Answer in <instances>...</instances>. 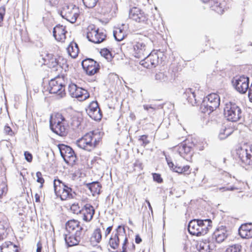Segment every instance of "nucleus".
<instances>
[{"label": "nucleus", "instance_id": "obj_46", "mask_svg": "<svg viewBox=\"0 0 252 252\" xmlns=\"http://www.w3.org/2000/svg\"><path fill=\"white\" fill-rule=\"evenodd\" d=\"M155 79L160 82H164L167 80V76L162 72H158L155 75Z\"/></svg>", "mask_w": 252, "mask_h": 252}, {"label": "nucleus", "instance_id": "obj_21", "mask_svg": "<svg viewBox=\"0 0 252 252\" xmlns=\"http://www.w3.org/2000/svg\"><path fill=\"white\" fill-rule=\"evenodd\" d=\"M158 53L152 52L140 62V64L146 68H151L158 64Z\"/></svg>", "mask_w": 252, "mask_h": 252}, {"label": "nucleus", "instance_id": "obj_2", "mask_svg": "<svg viewBox=\"0 0 252 252\" xmlns=\"http://www.w3.org/2000/svg\"><path fill=\"white\" fill-rule=\"evenodd\" d=\"M102 139V134L100 132L93 130L87 132L78 139L76 144L80 149L91 152L99 145Z\"/></svg>", "mask_w": 252, "mask_h": 252}, {"label": "nucleus", "instance_id": "obj_23", "mask_svg": "<svg viewBox=\"0 0 252 252\" xmlns=\"http://www.w3.org/2000/svg\"><path fill=\"white\" fill-rule=\"evenodd\" d=\"M65 229L67 233L83 234L84 228L81 225V222L75 219L68 220L65 223Z\"/></svg>", "mask_w": 252, "mask_h": 252}, {"label": "nucleus", "instance_id": "obj_49", "mask_svg": "<svg viewBox=\"0 0 252 252\" xmlns=\"http://www.w3.org/2000/svg\"><path fill=\"white\" fill-rule=\"evenodd\" d=\"M245 226H240L238 230L239 234L242 238L248 239V230H246Z\"/></svg>", "mask_w": 252, "mask_h": 252}, {"label": "nucleus", "instance_id": "obj_15", "mask_svg": "<svg viewBox=\"0 0 252 252\" xmlns=\"http://www.w3.org/2000/svg\"><path fill=\"white\" fill-rule=\"evenodd\" d=\"M201 87L198 84H195L191 87L186 90L185 94L188 102L192 106L196 105L204 95Z\"/></svg>", "mask_w": 252, "mask_h": 252}, {"label": "nucleus", "instance_id": "obj_45", "mask_svg": "<svg viewBox=\"0 0 252 252\" xmlns=\"http://www.w3.org/2000/svg\"><path fill=\"white\" fill-rule=\"evenodd\" d=\"M6 13V7L5 5L0 7V27L3 24L4 17Z\"/></svg>", "mask_w": 252, "mask_h": 252}, {"label": "nucleus", "instance_id": "obj_50", "mask_svg": "<svg viewBox=\"0 0 252 252\" xmlns=\"http://www.w3.org/2000/svg\"><path fill=\"white\" fill-rule=\"evenodd\" d=\"M133 168L134 171H141L143 169V164L139 159H137L133 164Z\"/></svg>", "mask_w": 252, "mask_h": 252}, {"label": "nucleus", "instance_id": "obj_53", "mask_svg": "<svg viewBox=\"0 0 252 252\" xmlns=\"http://www.w3.org/2000/svg\"><path fill=\"white\" fill-rule=\"evenodd\" d=\"M152 176L154 181L158 183H162L163 182V179L161 177V175L158 173H152Z\"/></svg>", "mask_w": 252, "mask_h": 252}, {"label": "nucleus", "instance_id": "obj_29", "mask_svg": "<svg viewBox=\"0 0 252 252\" xmlns=\"http://www.w3.org/2000/svg\"><path fill=\"white\" fill-rule=\"evenodd\" d=\"M102 240V232L100 228H96L93 231L91 237L90 242L93 245L99 243Z\"/></svg>", "mask_w": 252, "mask_h": 252}, {"label": "nucleus", "instance_id": "obj_13", "mask_svg": "<svg viewBox=\"0 0 252 252\" xmlns=\"http://www.w3.org/2000/svg\"><path fill=\"white\" fill-rule=\"evenodd\" d=\"M81 14L78 6L73 4H65L61 11L62 16L71 23H74Z\"/></svg>", "mask_w": 252, "mask_h": 252}, {"label": "nucleus", "instance_id": "obj_56", "mask_svg": "<svg viewBox=\"0 0 252 252\" xmlns=\"http://www.w3.org/2000/svg\"><path fill=\"white\" fill-rule=\"evenodd\" d=\"M113 229V225L108 226L104 231V236L105 238L110 234Z\"/></svg>", "mask_w": 252, "mask_h": 252}, {"label": "nucleus", "instance_id": "obj_14", "mask_svg": "<svg viewBox=\"0 0 252 252\" xmlns=\"http://www.w3.org/2000/svg\"><path fill=\"white\" fill-rule=\"evenodd\" d=\"M132 44V55L137 59L144 58L149 52L147 43L143 39L134 40Z\"/></svg>", "mask_w": 252, "mask_h": 252}, {"label": "nucleus", "instance_id": "obj_51", "mask_svg": "<svg viewBox=\"0 0 252 252\" xmlns=\"http://www.w3.org/2000/svg\"><path fill=\"white\" fill-rule=\"evenodd\" d=\"M211 6L212 10L216 12H219L220 9V3L215 0H213L210 3Z\"/></svg>", "mask_w": 252, "mask_h": 252}, {"label": "nucleus", "instance_id": "obj_1", "mask_svg": "<svg viewBox=\"0 0 252 252\" xmlns=\"http://www.w3.org/2000/svg\"><path fill=\"white\" fill-rule=\"evenodd\" d=\"M207 146L204 139L188 136L177 146L179 155L187 161H191L196 151H203Z\"/></svg>", "mask_w": 252, "mask_h": 252}, {"label": "nucleus", "instance_id": "obj_33", "mask_svg": "<svg viewBox=\"0 0 252 252\" xmlns=\"http://www.w3.org/2000/svg\"><path fill=\"white\" fill-rule=\"evenodd\" d=\"M100 13L107 16L108 18H111L114 16L115 12L112 10V5L107 3L101 7Z\"/></svg>", "mask_w": 252, "mask_h": 252}, {"label": "nucleus", "instance_id": "obj_64", "mask_svg": "<svg viewBox=\"0 0 252 252\" xmlns=\"http://www.w3.org/2000/svg\"><path fill=\"white\" fill-rule=\"evenodd\" d=\"M252 238V228L248 231V239Z\"/></svg>", "mask_w": 252, "mask_h": 252}, {"label": "nucleus", "instance_id": "obj_39", "mask_svg": "<svg viewBox=\"0 0 252 252\" xmlns=\"http://www.w3.org/2000/svg\"><path fill=\"white\" fill-rule=\"evenodd\" d=\"M208 246L203 241H200L197 242L196 248L200 252H208Z\"/></svg>", "mask_w": 252, "mask_h": 252}, {"label": "nucleus", "instance_id": "obj_62", "mask_svg": "<svg viewBox=\"0 0 252 252\" xmlns=\"http://www.w3.org/2000/svg\"><path fill=\"white\" fill-rule=\"evenodd\" d=\"M135 241L136 244H140L142 242V239L139 235L137 234L135 236Z\"/></svg>", "mask_w": 252, "mask_h": 252}, {"label": "nucleus", "instance_id": "obj_7", "mask_svg": "<svg viewBox=\"0 0 252 252\" xmlns=\"http://www.w3.org/2000/svg\"><path fill=\"white\" fill-rule=\"evenodd\" d=\"M54 189L57 197L62 200L71 199L74 196L75 192L72 189L58 178L54 180Z\"/></svg>", "mask_w": 252, "mask_h": 252}, {"label": "nucleus", "instance_id": "obj_9", "mask_svg": "<svg viewBox=\"0 0 252 252\" xmlns=\"http://www.w3.org/2000/svg\"><path fill=\"white\" fill-rule=\"evenodd\" d=\"M65 119L62 114L54 113L51 116L50 124L52 131L60 136H64L66 133L64 125Z\"/></svg>", "mask_w": 252, "mask_h": 252}, {"label": "nucleus", "instance_id": "obj_24", "mask_svg": "<svg viewBox=\"0 0 252 252\" xmlns=\"http://www.w3.org/2000/svg\"><path fill=\"white\" fill-rule=\"evenodd\" d=\"M221 191L226 190H234L237 188L231 185L234 180V178H232L231 175L225 171L221 172Z\"/></svg>", "mask_w": 252, "mask_h": 252}, {"label": "nucleus", "instance_id": "obj_17", "mask_svg": "<svg viewBox=\"0 0 252 252\" xmlns=\"http://www.w3.org/2000/svg\"><path fill=\"white\" fill-rule=\"evenodd\" d=\"M58 147L61 155L66 163L69 165H74L77 160V157L73 149L64 144H59Z\"/></svg>", "mask_w": 252, "mask_h": 252}, {"label": "nucleus", "instance_id": "obj_30", "mask_svg": "<svg viewBox=\"0 0 252 252\" xmlns=\"http://www.w3.org/2000/svg\"><path fill=\"white\" fill-rule=\"evenodd\" d=\"M18 250V247L10 241H5L0 246V252H12Z\"/></svg>", "mask_w": 252, "mask_h": 252}, {"label": "nucleus", "instance_id": "obj_26", "mask_svg": "<svg viewBox=\"0 0 252 252\" xmlns=\"http://www.w3.org/2000/svg\"><path fill=\"white\" fill-rule=\"evenodd\" d=\"M83 234L67 233L65 235V241L68 247L77 246L82 237Z\"/></svg>", "mask_w": 252, "mask_h": 252}, {"label": "nucleus", "instance_id": "obj_44", "mask_svg": "<svg viewBox=\"0 0 252 252\" xmlns=\"http://www.w3.org/2000/svg\"><path fill=\"white\" fill-rule=\"evenodd\" d=\"M84 4L85 5L86 7L88 8H93L94 7L97 1L98 0H82Z\"/></svg>", "mask_w": 252, "mask_h": 252}, {"label": "nucleus", "instance_id": "obj_40", "mask_svg": "<svg viewBox=\"0 0 252 252\" xmlns=\"http://www.w3.org/2000/svg\"><path fill=\"white\" fill-rule=\"evenodd\" d=\"M70 211L74 214H81L82 209H80V207L78 203H73L70 207Z\"/></svg>", "mask_w": 252, "mask_h": 252}, {"label": "nucleus", "instance_id": "obj_55", "mask_svg": "<svg viewBox=\"0 0 252 252\" xmlns=\"http://www.w3.org/2000/svg\"><path fill=\"white\" fill-rule=\"evenodd\" d=\"M25 159L29 162H31L32 160V155L28 151H26L24 153Z\"/></svg>", "mask_w": 252, "mask_h": 252}, {"label": "nucleus", "instance_id": "obj_36", "mask_svg": "<svg viewBox=\"0 0 252 252\" xmlns=\"http://www.w3.org/2000/svg\"><path fill=\"white\" fill-rule=\"evenodd\" d=\"M101 56L103 57L107 62H111L114 58V55L112 51L107 48H104L99 52Z\"/></svg>", "mask_w": 252, "mask_h": 252}, {"label": "nucleus", "instance_id": "obj_16", "mask_svg": "<svg viewBox=\"0 0 252 252\" xmlns=\"http://www.w3.org/2000/svg\"><path fill=\"white\" fill-rule=\"evenodd\" d=\"M249 78L244 75L236 76L231 80L232 86L241 94H245L249 88Z\"/></svg>", "mask_w": 252, "mask_h": 252}, {"label": "nucleus", "instance_id": "obj_27", "mask_svg": "<svg viewBox=\"0 0 252 252\" xmlns=\"http://www.w3.org/2000/svg\"><path fill=\"white\" fill-rule=\"evenodd\" d=\"M95 210L94 207L90 204H85L82 208L81 215L82 219L86 222L90 221L93 218Z\"/></svg>", "mask_w": 252, "mask_h": 252}, {"label": "nucleus", "instance_id": "obj_22", "mask_svg": "<svg viewBox=\"0 0 252 252\" xmlns=\"http://www.w3.org/2000/svg\"><path fill=\"white\" fill-rule=\"evenodd\" d=\"M87 112L89 116L95 121L100 120L102 118V113L96 101H93L90 103Z\"/></svg>", "mask_w": 252, "mask_h": 252}, {"label": "nucleus", "instance_id": "obj_58", "mask_svg": "<svg viewBox=\"0 0 252 252\" xmlns=\"http://www.w3.org/2000/svg\"><path fill=\"white\" fill-rule=\"evenodd\" d=\"M51 6H55L58 4L59 0H45Z\"/></svg>", "mask_w": 252, "mask_h": 252}, {"label": "nucleus", "instance_id": "obj_19", "mask_svg": "<svg viewBox=\"0 0 252 252\" xmlns=\"http://www.w3.org/2000/svg\"><path fill=\"white\" fill-rule=\"evenodd\" d=\"M82 65L84 70L89 75H93L99 70V64L91 59H87L82 62Z\"/></svg>", "mask_w": 252, "mask_h": 252}, {"label": "nucleus", "instance_id": "obj_59", "mask_svg": "<svg viewBox=\"0 0 252 252\" xmlns=\"http://www.w3.org/2000/svg\"><path fill=\"white\" fill-rule=\"evenodd\" d=\"M42 249V244L41 241H39L37 243V249L36 252H41Z\"/></svg>", "mask_w": 252, "mask_h": 252}, {"label": "nucleus", "instance_id": "obj_43", "mask_svg": "<svg viewBox=\"0 0 252 252\" xmlns=\"http://www.w3.org/2000/svg\"><path fill=\"white\" fill-rule=\"evenodd\" d=\"M79 87L74 83H71L68 86V92L73 97L76 95L77 90Z\"/></svg>", "mask_w": 252, "mask_h": 252}, {"label": "nucleus", "instance_id": "obj_48", "mask_svg": "<svg viewBox=\"0 0 252 252\" xmlns=\"http://www.w3.org/2000/svg\"><path fill=\"white\" fill-rule=\"evenodd\" d=\"M231 0H221V14H222V12H224L225 10H227L229 8L230 6Z\"/></svg>", "mask_w": 252, "mask_h": 252}, {"label": "nucleus", "instance_id": "obj_61", "mask_svg": "<svg viewBox=\"0 0 252 252\" xmlns=\"http://www.w3.org/2000/svg\"><path fill=\"white\" fill-rule=\"evenodd\" d=\"M241 226H245V227L246 228V230H248V231H249L250 229H252V223H246V224H242L241 225Z\"/></svg>", "mask_w": 252, "mask_h": 252}, {"label": "nucleus", "instance_id": "obj_41", "mask_svg": "<svg viewBox=\"0 0 252 252\" xmlns=\"http://www.w3.org/2000/svg\"><path fill=\"white\" fill-rule=\"evenodd\" d=\"M36 182L40 184L39 188L41 189L44 186L45 180L43 177L42 174L41 172L38 171L36 173Z\"/></svg>", "mask_w": 252, "mask_h": 252}, {"label": "nucleus", "instance_id": "obj_20", "mask_svg": "<svg viewBox=\"0 0 252 252\" xmlns=\"http://www.w3.org/2000/svg\"><path fill=\"white\" fill-rule=\"evenodd\" d=\"M53 33L57 41L62 43L65 42L68 34L65 26L60 24L56 25L53 29Z\"/></svg>", "mask_w": 252, "mask_h": 252}, {"label": "nucleus", "instance_id": "obj_6", "mask_svg": "<svg viewBox=\"0 0 252 252\" xmlns=\"http://www.w3.org/2000/svg\"><path fill=\"white\" fill-rule=\"evenodd\" d=\"M61 61H65V60L62 56H59L57 57L49 53L46 54L44 56H41L39 59V61L41 63V64L47 65L51 68V72L53 74L55 72H63V68L59 64Z\"/></svg>", "mask_w": 252, "mask_h": 252}, {"label": "nucleus", "instance_id": "obj_38", "mask_svg": "<svg viewBox=\"0 0 252 252\" xmlns=\"http://www.w3.org/2000/svg\"><path fill=\"white\" fill-rule=\"evenodd\" d=\"M242 246L239 244L229 246L226 249L225 252H241Z\"/></svg>", "mask_w": 252, "mask_h": 252}, {"label": "nucleus", "instance_id": "obj_12", "mask_svg": "<svg viewBox=\"0 0 252 252\" xmlns=\"http://www.w3.org/2000/svg\"><path fill=\"white\" fill-rule=\"evenodd\" d=\"M236 154V157L242 163L252 167V145L244 144L238 147Z\"/></svg>", "mask_w": 252, "mask_h": 252}, {"label": "nucleus", "instance_id": "obj_5", "mask_svg": "<svg viewBox=\"0 0 252 252\" xmlns=\"http://www.w3.org/2000/svg\"><path fill=\"white\" fill-rule=\"evenodd\" d=\"M212 222L210 219L191 220L188 225L189 232L192 235L203 236L208 233L212 227Z\"/></svg>", "mask_w": 252, "mask_h": 252}, {"label": "nucleus", "instance_id": "obj_35", "mask_svg": "<svg viewBox=\"0 0 252 252\" xmlns=\"http://www.w3.org/2000/svg\"><path fill=\"white\" fill-rule=\"evenodd\" d=\"M89 188L94 196L99 194L100 192L101 186L98 182H94L88 185Z\"/></svg>", "mask_w": 252, "mask_h": 252}, {"label": "nucleus", "instance_id": "obj_32", "mask_svg": "<svg viewBox=\"0 0 252 252\" xmlns=\"http://www.w3.org/2000/svg\"><path fill=\"white\" fill-rule=\"evenodd\" d=\"M191 171V169L190 166L189 165L182 166L178 164H176L173 169V172L178 173L180 174H183L186 176H188L190 174Z\"/></svg>", "mask_w": 252, "mask_h": 252}, {"label": "nucleus", "instance_id": "obj_52", "mask_svg": "<svg viewBox=\"0 0 252 252\" xmlns=\"http://www.w3.org/2000/svg\"><path fill=\"white\" fill-rule=\"evenodd\" d=\"M7 191V185L4 182L0 183V199L2 195L5 194Z\"/></svg>", "mask_w": 252, "mask_h": 252}, {"label": "nucleus", "instance_id": "obj_60", "mask_svg": "<svg viewBox=\"0 0 252 252\" xmlns=\"http://www.w3.org/2000/svg\"><path fill=\"white\" fill-rule=\"evenodd\" d=\"M41 194V191H40V193H36L35 194V201L37 203L40 202V196Z\"/></svg>", "mask_w": 252, "mask_h": 252}, {"label": "nucleus", "instance_id": "obj_4", "mask_svg": "<svg viewBox=\"0 0 252 252\" xmlns=\"http://www.w3.org/2000/svg\"><path fill=\"white\" fill-rule=\"evenodd\" d=\"M53 75L55 77L49 83V91L51 94H56L59 98H63L66 95L64 82L67 74L63 72H55Z\"/></svg>", "mask_w": 252, "mask_h": 252}, {"label": "nucleus", "instance_id": "obj_63", "mask_svg": "<svg viewBox=\"0 0 252 252\" xmlns=\"http://www.w3.org/2000/svg\"><path fill=\"white\" fill-rule=\"evenodd\" d=\"M167 164L169 168L173 171V169L175 166L174 163L172 161H167Z\"/></svg>", "mask_w": 252, "mask_h": 252}, {"label": "nucleus", "instance_id": "obj_11", "mask_svg": "<svg viewBox=\"0 0 252 252\" xmlns=\"http://www.w3.org/2000/svg\"><path fill=\"white\" fill-rule=\"evenodd\" d=\"M86 34L88 40L94 43L102 42L107 37L105 30L97 28L94 25H90L87 27Z\"/></svg>", "mask_w": 252, "mask_h": 252}, {"label": "nucleus", "instance_id": "obj_42", "mask_svg": "<svg viewBox=\"0 0 252 252\" xmlns=\"http://www.w3.org/2000/svg\"><path fill=\"white\" fill-rule=\"evenodd\" d=\"M212 240L215 241L217 243L220 242V232L219 228H217L212 234Z\"/></svg>", "mask_w": 252, "mask_h": 252}, {"label": "nucleus", "instance_id": "obj_25", "mask_svg": "<svg viewBox=\"0 0 252 252\" xmlns=\"http://www.w3.org/2000/svg\"><path fill=\"white\" fill-rule=\"evenodd\" d=\"M10 228L8 218L4 215H0V241L5 239Z\"/></svg>", "mask_w": 252, "mask_h": 252}, {"label": "nucleus", "instance_id": "obj_8", "mask_svg": "<svg viewBox=\"0 0 252 252\" xmlns=\"http://www.w3.org/2000/svg\"><path fill=\"white\" fill-rule=\"evenodd\" d=\"M223 115L227 120L236 122L242 118L243 113L241 108L238 105L230 101L224 104Z\"/></svg>", "mask_w": 252, "mask_h": 252}, {"label": "nucleus", "instance_id": "obj_31", "mask_svg": "<svg viewBox=\"0 0 252 252\" xmlns=\"http://www.w3.org/2000/svg\"><path fill=\"white\" fill-rule=\"evenodd\" d=\"M67 51L70 57L72 58H76L79 52V49L77 44L74 41L71 42L67 48Z\"/></svg>", "mask_w": 252, "mask_h": 252}, {"label": "nucleus", "instance_id": "obj_34", "mask_svg": "<svg viewBox=\"0 0 252 252\" xmlns=\"http://www.w3.org/2000/svg\"><path fill=\"white\" fill-rule=\"evenodd\" d=\"M89 96L90 94L87 90L79 87L76 95H74L73 97L77 98L79 101H83L89 98Z\"/></svg>", "mask_w": 252, "mask_h": 252}, {"label": "nucleus", "instance_id": "obj_10", "mask_svg": "<svg viewBox=\"0 0 252 252\" xmlns=\"http://www.w3.org/2000/svg\"><path fill=\"white\" fill-rule=\"evenodd\" d=\"M220 104V98L218 94L213 93L204 98L200 105V111L203 113L213 112L219 107Z\"/></svg>", "mask_w": 252, "mask_h": 252}, {"label": "nucleus", "instance_id": "obj_47", "mask_svg": "<svg viewBox=\"0 0 252 252\" xmlns=\"http://www.w3.org/2000/svg\"><path fill=\"white\" fill-rule=\"evenodd\" d=\"M138 140L142 142L141 145L143 147H145L146 145L150 143V140L148 139V135H141Z\"/></svg>", "mask_w": 252, "mask_h": 252}, {"label": "nucleus", "instance_id": "obj_18", "mask_svg": "<svg viewBox=\"0 0 252 252\" xmlns=\"http://www.w3.org/2000/svg\"><path fill=\"white\" fill-rule=\"evenodd\" d=\"M129 17L131 20L140 23H145L148 20V14L136 7H132L130 10Z\"/></svg>", "mask_w": 252, "mask_h": 252}, {"label": "nucleus", "instance_id": "obj_3", "mask_svg": "<svg viewBox=\"0 0 252 252\" xmlns=\"http://www.w3.org/2000/svg\"><path fill=\"white\" fill-rule=\"evenodd\" d=\"M120 242H122V251L112 252H127L128 238L124 225H119L117 227L115 233L112 234L109 239V245L112 249L117 250L119 247Z\"/></svg>", "mask_w": 252, "mask_h": 252}, {"label": "nucleus", "instance_id": "obj_28", "mask_svg": "<svg viewBox=\"0 0 252 252\" xmlns=\"http://www.w3.org/2000/svg\"><path fill=\"white\" fill-rule=\"evenodd\" d=\"M233 239L231 229L221 225V243L225 241L229 242Z\"/></svg>", "mask_w": 252, "mask_h": 252}, {"label": "nucleus", "instance_id": "obj_37", "mask_svg": "<svg viewBox=\"0 0 252 252\" xmlns=\"http://www.w3.org/2000/svg\"><path fill=\"white\" fill-rule=\"evenodd\" d=\"M114 36L116 40L121 41L124 39L126 36V34L124 30L120 28H116L114 31Z\"/></svg>", "mask_w": 252, "mask_h": 252}, {"label": "nucleus", "instance_id": "obj_54", "mask_svg": "<svg viewBox=\"0 0 252 252\" xmlns=\"http://www.w3.org/2000/svg\"><path fill=\"white\" fill-rule=\"evenodd\" d=\"M233 132V130L231 128H225V129H224V131H223V133H222L221 132V135H223L224 136V137H222L221 136V139H224V138H226V137H227L229 135H230Z\"/></svg>", "mask_w": 252, "mask_h": 252}, {"label": "nucleus", "instance_id": "obj_57", "mask_svg": "<svg viewBox=\"0 0 252 252\" xmlns=\"http://www.w3.org/2000/svg\"><path fill=\"white\" fill-rule=\"evenodd\" d=\"M4 132L10 135H11L13 133L12 130L10 126H5L4 127Z\"/></svg>", "mask_w": 252, "mask_h": 252}]
</instances>
